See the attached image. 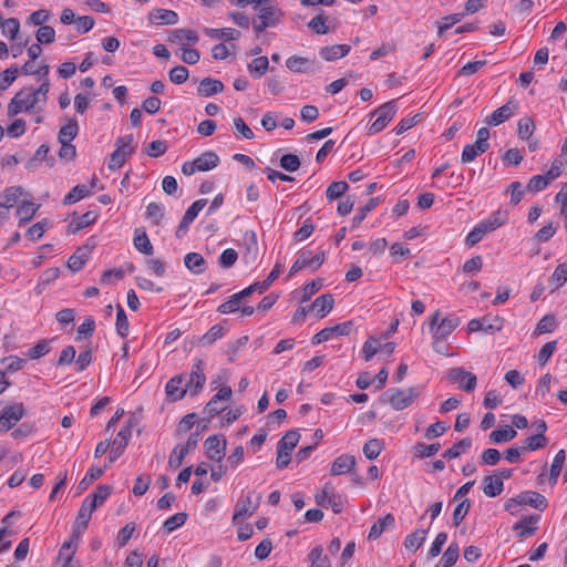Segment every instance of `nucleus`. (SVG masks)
Masks as SVG:
<instances>
[{"label": "nucleus", "instance_id": "obj_1", "mask_svg": "<svg viewBox=\"0 0 567 567\" xmlns=\"http://www.w3.org/2000/svg\"><path fill=\"white\" fill-rule=\"evenodd\" d=\"M420 395L419 388L411 386L408 389H388L382 400L391 405L395 411H402L409 408Z\"/></svg>", "mask_w": 567, "mask_h": 567}, {"label": "nucleus", "instance_id": "obj_2", "mask_svg": "<svg viewBox=\"0 0 567 567\" xmlns=\"http://www.w3.org/2000/svg\"><path fill=\"white\" fill-rule=\"evenodd\" d=\"M42 101L37 96L32 89L25 87L20 90L11 102L8 104V116L13 117L22 112H29Z\"/></svg>", "mask_w": 567, "mask_h": 567}, {"label": "nucleus", "instance_id": "obj_3", "mask_svg": "<svg viewBox=\"0 0 567 567\" xmlns=\"http://www.w3.org/2000/svg\"><path fill=\"white\" fill-rule=\"evenodd\" d=\"M300 434L296 430L288 431L278 442L276 466L279 470L287 467L291 461V453L297 446Z\"/></svg>", "mask_w": 567, "mask_h": 567}, {"label": "nucleus", "instance_id": "obj_4", "mask_svg": "<svg viewBox=\"0 0 567 567\" xmlns=\"http://www.w3.org/2000/svg\"><path fill=\"white\" fill-rule=\"evenodd\" d=\"M460 324V319L455 316L441 318V313L436 311L430 319V327L433 332V339L445 340Z\"/></svg>", "mask_w": 567, "mask_h": 567}, {"label": "nucleus", "instance_id": "obj_5", "mask_svg": "<svg viewBox=\"0 0 567 567\" xmlns=\"http://www.w3.org/2000/svg\"><path fill=\"white\" fill-rule=\"evenodd\" d=\"M116 150L112 153L109 168L115 171L123 166L125 161L134 153L133 135L121 136L115 142Z\"/></svg>", "mask_w": 567, "mask_h": 567}, {"label": "nucleus", "instance_id": "obj_6", "mask_svg": "<svg viewBox=\"0 0 567 567\" xmlns=\"http://www.w3.org/2000/svg\"><path fill=\"white\" fill-rule=\"evenodd\" d=\"M219 164V156L213 152L207 151L200 154L192 162H185L182 166L183 174L189 176L196 172H207L214 169Z\"/></svg>", "mask_w": 567, "mask_h": 567}, {"label": "nucleus", "instance_id": "obj_7", "mask_svg": "<svg viewBox=\"0 0 567 567\" xmlns=\"http://www.w3.org/2000/svg\"><path fill=\"white\" fill-rule=\"evenodd\" d=\"M282 16L280 9L272 6L262 7L259 10L257 19L252 22V28L256 33H261L265 29L275 27Z\"/></svg>", "mask_w": 567, "mask_h": 567}, {"label": "nucleus", "instance_id": "obj_8", "mask_svg": "<svg viewBox=\"0 0 567 567\" xmlns=\"http://www.w3.org/2000/svg\"><path fill=\"white\" fill-rule=\"evenodd\" d=\"M24 415H25V409L22 403H12V404L6 406L0 415V431L8 432Z\"/></svg>", "mask_w": 567, "mask_h": 567}, {"label": "nucleus", "instance_id": "obj_9", "mask_svg": "<svg viewBox=\"0 0 567 567\" xmlns=\"http://www.w3.org/2000/svg\"><path fill=\"white\" fill-rule=\"evenodd\" d=\"M260 501L261 494L254 491L248 493L244 498H240L236 505L233 522H236L240 517L254 515Z\"/></svg>", "mask_w": 567, "mask_h": 567}, {"label": "nucleus", "instance_id": "obj_10", "mask_svg": "<svg viewBox=\"0 0 567 567\" xmlns=\"http://www.w3.org/2000/svg\"><path fill=\"white\" fill-rule=\"evenodd\" d=\"M199 441V434L198 433H192L186 443L184 445H176L174 450L172 451L169 458H168V465L172 468H177L182 465L185 456L193 450L196 449Z\"/></svg>", "mask_w": 567, "mask_h": 567}, {"label": "nucleus", "instance_id": "obj_11", "mask_svg": "<svg viewBox=\"0 0 567 567\" xmlns=\"http://www.w3.org/2000/svg\"><path fill=\"white\" fill-rule=\"evenodd\" d=\"M375 113L378 114V117L369 127L370 134H377V133L381 132L388 125V123L393 118V116L396 113L395 101H389V102L382 104L375 111Z\"/></svg>", "mask_w": 567, "mask_h": 567}, {"label": "nucleus", "instance_id": "obj_12", "mask_svg": "<svg viewBox=\"0 0 567 567\" xmlns=\"http://www.w3.org/2000/svg\"><path fill=\"white\" fill-rule=\"evenodd\" d=\"M233 390L228 385L221 386L218 392L209 400L204 411L210 416L217 415L226 410V403L231 400Z\"/></svg>", "mask_w": 567, "mask_h": 567}, {"label": "nucleus", "instance_id": "obj_13", "mask_svg": "<svg viewBox=\"0 0 567 567\" xmlns=\"http://www.w3.org/2000/svg\"><path fill=\"white\" fill-rule=\"evenodd\" d=\"M315 498L318 505L322 507L330 506L336 514L342 511V503L340 497L334 494V488L331 483H326L323 488L316 494Z\"/></svg>", "mask_w": 567, "mask_h": 567}, {"label": "nucleus", "instance_id": "obj_14", "mask_svg": "<svg viewBox=\"0 0 567 567\" xmlns=\"http://www.w3.org/2000/svg\"><path fill=\"white\" fill-rule=\"evenodd\" d=\"M447 379L452 383H458L460 389L472 392L476 386V375L463 368H454L447 372Z\"/></svg>", "mask_w": 567, "mask_h": 567}, {"label": "nucleus", "instance_id": "obj_15", "mask_svg": "<svg viewBox=\"0 0 567 567\" xmlns=\"http://www.w3.org/2000/svg\"><path fill=\"white\" fill-rule=\"evenodd\" d=\"M132 426L133 422L130 420L125 426H123L117 433L116 439L113 441V447L109 455V463L115 462L124 452L126 445L128 444L130 437L132 435Z\"/></svg>", "mask_w": 567, "mask_h": 567}, {"label": "nucleus", "instance_id": "obj_16", "mask_svg": "<svg viewBox=\"0 0 567 567\" xmlns=\"http://www.w3.org/2000/svg\"><path fill=\"white\" fill-rule=\"evenodd\" d=\"M205 382L206 377L204 374V361L202 359H196L189 374V381L186 384L189 394L192 396L197 395L198 392L203 389Z\"/></svg>", "mask_w": 567, "mask_h": 567}, {"label": "nucleus", "instance_id": "obj_17", "mask_svg": "<svg viewBox=\"0 0 567 567\" xmlns=\"http://www.w3.org/2000/svg\"><path fill=\"white\" fill-rule=\"evenodd\" d=\"M352 326V321H347L333 327L324 328L312 337L311 342L313 344H320L324 341H328L332 336H347L350 333Z\"/></svg>", "mask_w": 567, "mask_h": 567}, {"label": "nucleus", "instance_id": "obj_18", "mask_svg": "<svg viewBox=\"0 0 567 567\" xmlns=\"http://www.w3.org/2000/svg\"><path fill=\"white\" fill-rule=\"evenodd\" d=\"M517 109L518 104L514 100H509L506 104L498 107L487 116L485 123L489 126H497L513 116Z\"/></svg>", "mask_w": 567, "mask_h": 567}, {"label": "nucleus", "instance_id": "obj_19", "mask_svg": "<svg viewBox=\"0 0 567 567\" xmlns=\"http://www.w3.org/2000/svg\"><path fill=\"white\" fill-rule=\"evenodd\" d=\"M539 518L540 517L538 515L525 516L520 520H518L516 524H514L513 530L522 539L530 537L538 529L537 524L539 522Z\"/></svg>", "mask_w": 567, "mask_h": 567}, {"label": "nucleus", "instance_id": "obj_20", "mask_svg": "<svg viewBox=\"0 0 567 567\" xmlns=\"http://www.w3.org/2000/svg\"><path fill=\"white\" fill-rule=\"evenodd\" d=\"M208 458L220 462L225 456L226 441L217 435H212L204 443Z\"/></svg>", "mask_w": 567, "mask_h": 567}, {"label": "nucleus", "instance_id": "obj_21", "mask_svg": "<svg viewBox=\"0 0 567 567\" xmlns=\"http://www.w3.org/2000/svg\"><path fill=\"white\" fill-rule=\"evenodd\" d=\"M324 261V251H319L312 257H308L307 254H302L297 258V260L293 262L289 270V277L295 275L296 272L300 271L305 267H311L315 268L320 267Z\"/></svg>", "mask_w": 567, "mask_h": 567}, {"label": "nucleus", "instance_id": "obj_22", "mask_svg": "<svg viewBox=\"0 0 567 567\" xmlns=\"http://www.w3.org/2000/svg\"><path fill=\"white\" fill-rule=\"evenodd\" d=\"M355 466V458L352 455L343 454L338 456L330 468L331 475H343L351 473Z\"/></svg>", "mask_w": 567, "mask_h": 567}, {"label": "nucleus", "instance_id": "obj_23", "mask_svg": "<svg viewBox=\"0 0 567 567\" xmlns=\"http://www.w3.org/2000/svg\"><path fill=\"white\" fill-rule=\"evenodd\" d=\"M184 381V375H175L173 377L165 386V393L169 401L175 402L177 400H181L185 396L186 392L188 391L185 386L184 389H181V384Z\"/></svg>", "mask_w": 567, "mask_h": 567}, {"label": "nucleus", "instance_id": "obj_24", "mask_svg": "<svg viewBox=\"0 0 567 567\" xmlns=\"http://www.w3.org/2000/svg\"><path fill=\"white\" fill-rule=\"evenodd\" d=\"M148 20L154 24H176L178 16L173 10L154 9L150 12Z\"/></svg>", "mask_w": 567, "mask_h": 567}, {"label": "nucleus", "instance_id": "obj_25", "mask_svg": "<svg viewBox=\"0 0 567 567\" xmlns=\"http://www.w3.org/2000/svg\"><path fill=\"white\" fill-rule=\"evenodd\" d=\"M504 483L501 476L487 475L483 478V493L488 497H495L503 492Z\"/></svg>", "mask_w": 567, "mask_h": 567}, {"label": "nucleus", "instance_id": "obj_26", "mask_svg": "<svg viewBox=\"0 0 567 567\" xmlns=\"http://www.w3.org/2000/svg\"><path fill=\"white\" fill-rule=\"evenodd\" d=\"M224 91V84L219 80H215L212 78H205L200 81L197 93L200 96H210Z\"/></svg>", "mask_w": 567, "mask_h": 567}, {"label": "nucleus", "instance_id": "obj_27", "mask_svg": "<svg viewBox=\"0 0 567 567\" xmlns=\"http://www.w3.org/2000/svg\"><path fill=\"white\" fill-rule=\"evenodd\" d=\"M518 502H520L522 505H529L540 511H543L547 506L545 496L533 491H527L518 494Z\"/></svg>", "mask_w": 567, "mask_h": 567}, {"label": "nucleus", "instance_id": "obj_28", "mask_svg": "<svg viewBox=\"0 0 567 567\" xmlns=\"http://www.w3.org/2000/svg\"><path fill=\"white\" fill-rule=\"evenodd\" d=\"M334 299L330 293L319 296L310 306L319 318H324L333 308Z\"/></svg>", "mask_w": 567, "mask_h": 567}, {"label": "nucleus", "instance_id": "obj_29", "mask_svg": "<svg viewBox=\"0 0 567 567\" xmlns=\"http://www.w3.org/2000/svg\"><path fill=\"white\" fill-rule=\"evenodd\" d=\"M350 52L348 44H334L320 49V56L326 61H336L346 56Z\"/></svg>", "mask_w": 567, "mask_h": 567}, {"label": "nucleus", "instance_id": "obj_30", "mask_svg": "<svg viewBox=\"0 0 567 567\" xmlns=\"http://www.w3.org/2000/svg\"><path fill=\"white\" fill-rule=\"evenodd\" d=\"M23 195L24 189L21 186L8 187L0 195V206L4 208L13 207Z\"/></svg>", "mask_w": 567, "mask_h": 567}, {"label": "nucleus", "instance_id": "obj_31", "mask_svg": "<svg viewBox=\"0 0 567 567\" xmlns=\"http://www.w3.org/2000/svg\"><path fill=\"white\" fill-rule=\"evenodd\" d=\"M394 524V516L392 514H386L384 517L379 518L370 528L368 539L369 540H375L378 539L382 533L385 530V528L393 526Z\"/></svg>", "mask_w": 567, "mask_h": 567}, {"label": "nucleus", "instance_id": "obj_32", "mask_svg": "<svg viewBox=\"0 0 567 567\" xmlns=\"http://www.w3.org/2000/svg\"><path fill=\"white\" fill-rule=\"evenodd\" d=\"M96 219V214L94 212H86L78 219L72 220L68 226V234L75 235L83 228L93 224Z\"/></svg>", "mask_w": 567, "mask_h": 567}, {"label": "nucleus", "instance_id": "obj_33", "mask_svg": "<svg viewBox=\"0 0 567 567\" xmlns=\"http://www.w3.org/2000/svg\"><path fill=\"white\" fill-rule=\"evenodd\" d=\"M427 536L426 529H416L412 534L408 535L404 539V547L411 551H416L425 542Z\"/></svg>", "mask_w": 567, "mask_h": 567}, {"label": "nucleus", "instance_id": "obj_34", "mask_svg": "<svg viewBox=\"0 0 567 567\" xmlns=\"http://www.w3.org/2000/svg\"><path fill=\"white\" fill-rule=\"evenodd\" d=\"M185 266L193 274L200 275L206 269V261L200 254L189 252L184 258Z\"/></svg>", "mask_w": 567, "mask_h": 567}, {"label": "nucleus", "instance_id": "obj_35", "mask_svg": "<svg viewBox=\"0 0 567 567\" xmlns=\"http://www.w3.org/2000/svg\"><path fill=\"white\" fill-rule=\"evenodd\" d=\"M517 435V432L515 429H513L509 425H505L502 429L495 430L489 434V439L493 443L499 444V443H506L512 440H514Z\"/></svg>", "mask_w": 567, "mask_h": 567}, {"label": "nucleus", "instance_id": "obj_36", "mask_svg": "<svg viewBox=\"0 0 567 567\" xmlns=\"http://www.w3.org/2000/svg\"><path fill=\"white\" fill-rule=\"evenodd\" d=\"M470 332L477 331H498L502 329V320L496 318L494 323H486L485 321L478 319H472L467 324Z\"/></svg>", "mask_w": 567, "mask_h": 567}, {"label": "nucleus", "instance_id": "obj_37", "mask_svg": "<svg viewBox=\"0 0 567 567\" xmlns=\"http://www.w3.org/2000/svg\"><path fill=\"white\" fill-rule=\"evenodd\" d=\"M79 126L75 120H69L66 124H64L58 134L59 142L71 143L75 136L78 135Z\"/></svg>", "mask_w": 567, "mask_h": 567}, {"label": "nucleus", "instance_id": "obj_38", "mask_svg": "<svg viewBox=\"0 0 567 567\" xmlns=\"http://www.w3.org/2000/svg\"><path fill=\"white\" fill-rule=\"evenodd\" d=\"M204 32L206 33V35L213 39L237 40L240 37V32L231 28H205Z\"/></svg>", "mask_w": 567, "mask_h": 567}, {"label": "nucleus", "instance_id": "obj_39", "mask_svg": "<svg viewBox=\"0 0 567 567\" xmlns=\"http://www.w3.org/2000/svg\"><path fill=\"white\" fill-rule=\"evenodd\" d=\"M224 327L221 324L213 326L205 334L198 339L199 347L213 344L216 340L224 336Z\"/></svg>", "mask_w": 567, "mask_h": 567}, {"label": "nucleus", "instance_id": "obj_40", "mask_svg": "<svg viewBox=\"0 0 567 567\" xmlns=\"http://www.w3.org/2000/svg\"><path fill=\"white\" fill-rule=\"evenodd\" d=\"M286 66L292 72L303 73L310 69L311 62L307 58L293 55L286 60Z\"/></svg>", "mask_w": 567, "mask_h": 567}, {"label": "nucleus", "instance_id": "obj_41", "mask_svg": "<svg viewBox=\"0 0 567 567\" xmlns=\"http://www.w3.org/2000/svg\"><path fill=\"white\" fill-rule=\"evenodd\" d=\"M472 446L471 439H462L457 443H455L451 449L446 450L444 453V457L449 460H453L458 457L461 454L466 453Z\"/></svg>", "mask_w": 567, "mask_h": 567}, {"label": "nucleus", "instance_id": "obj_42", "mask_svg": "<svg viewBox=\"0 0 567 567\" xmlns=\"http://www.w3.org/2000/svg\"><path fill=\"white\" fill-rule=\"evenodd\" d=\"M308 558L311 561L310 567H331L330 559L328 556L323 555V549L321 546H316L312 548L308 555Z\"/></svg>", "mask_w": 567, "mask_h": 567}, {"label": "nucleus", "instance_id": "obj_43", "mask_svg": "<svg viewBox=\"0 0 567 567\" xmlns=\"http://www.w3.org/2000/svg\"><path fill=\"white\" fill-rule=\"evenodd\" d=\"M169 40L179 44H183L184 41L196 43L198 35L195 31L189 29H177L171 33Z\"/></svg>", "mask_w": 567, "mask_h": 567}, {"label": "nucleus", "instance_id": "obj_44", "mask_svg": "<svg viewBox=\"0 0 567 567\" xmlns=\"http://www.w3.org/2000/svg\"><path fill=\"white\" fill-rule=\"evenodd\" d=\"M460 556V548L456 543H451L441 558L442 567H452L455 565Z\"/></svg>", "mask_w": 567, "mask_h": 567}, {"label": "nucleus", "instance_id": "obj_45", "mask_svg": "<svg viewBox=\"0 0 567 567\" xmlns=\"http://www.w3.org/2000/svg\"><path fill=\"white\" fill-rule=\"evenodd\" d=\"M269 69V61L267 56L255 58L248 64V71L256 78H261Z\"/></svg>", "mask_w": 567, "mask_h": 567}, {"label": "nucleus", "instance_id": "obj_46", "mask_svg": "<svg viewBox=\"0 0 567 567\" xmlns=\"http://www.w3.org/2000/svg\"><path fill=\"white\" fill-rule=\"evenodd\" d=\"M112 491V487L109 485H99L94 493L86 497V499L94 504V506L97 508L100 505H102L106 498L110 496Z\"/></svg>", "mask_w": 567, "mask_h": 567}, {"label": "nucleus", "instance_id": "obj_47", "mask_svg": "<svg viewBox=\"0 0 567 567\" xmlns=\"http://www.w3.org/2000/svg\"><path fill=\"white\" fill-rule=\"evenodd\" d=\"M39 206L32 202H23L17 210V215L20 218V223H27L33 218L37 214Z\"/></svg>", "mask_w": 567, "mask_h": 567}, {"label": "nucleus", "instance_id": "obj_48", "mask_svg": "<svg viewBox=\"0 0 567 567\" xmlns=\"http://www.w3.org/2000/svg\"><path fill=\"white\" fill-rule=\"evenodd\" d=\"M134 247L142 254H153V245L145 231H142L141 234H138V230L135 231Z\"/></svg>", "mask_w": 567, "mask_h": 567}, {"label": "nucleus", "instance_id": "obj_49", "mask_svg": "<svg viewBox=\"0 0 567 567\" xmlns=\"http://www.w3.org/2000/svg\"><path fill=\"white\" fill-rule=\"evenodd\" d=\"M383 450L382 441L371 439L363 445V454L368 460L377 458Z\"/></svg>", "mask_w": 567, "mask_h": 567}, {"label": "nucleus", "instance_id": "obj_50", "mask_svg": "<svg viewBox=\"0 0 567 567\" xmlns=\"http://www.w3.org/2000/svg\"><path fill=\"white\" fill-rule=\"evenodd\" d=\"M565 458H566V454H565V451L564 450H559L554 460H553V463H551V466H550V483L554 485L556 484L557 482V478L560 474V471H561V467L564 465V462H565Z\"/></svg>", "mask_w": 567, "mask_h": 567}, {"label": "nucleus", "instance_id": "obj_51", "mask_svg": "<svg viewBox=\"0 0 567 567\" xmlns=\"http://www.w3.org/2000/svg\"><path fill=\"white\" fill-rule=\"evenodd\" d=\"M104 473V470L101 467H92L87 472V474L81 480L78 485V492H84L95 480L100 478Z\"/></svg>", "mask_w": 567, "mask_h": 567}, {"label": "nucleus", "instance_id": "obj_52", "mask_svg": "<svg viewBox=\"0 0 567 567\" xmlns=\"http://www.w3.org/2000/svg\"><path fill=\"white\" fill-rule=\"evenodd\" d=\"M535 131V123L530 117H523L518 121L517 133L522 140H528Z\"/></svg>", "mask_w": 567, "mask_h": 567}, {"label": "nucleus", "instance_id": "obj_53", "mask_svg": "<svg viewBox=\"0 0 567 567\" xmlns=\"http://www.w3.org/2000/svg\"><path fill=\"white\" fill-rule=\"evenodd\" d=\"M187 520V514L184 512L177 513L173 515L172 517L167 518L164 524L163 528L167 533L174 532L176 528L183 526Z\"/></svg>", "mask_w": 567, "mask_h": 567}, {"label": "nucleus", "instance_id": "obj_54", "mask_svg": "<svg viewBox=\"0 0 567 567\" xmlns=\"http://www.w3.org/2000/svg\"><path fill=\"white\" fill-rule=\"evenodd\" d=\"M381 344L380 340L375 337H370L362 347V354L364 360L368 362L370 361L374 354L380 350Z\"/></svg>", "mask_w": 567, "mask_h": 567}, {"label": "nucleus", "instance_id": "obj_55", "mask_svg": "<svg viewBox=\"0 0 567 567\" xmlns=\"http://www.w3.org/2000/svg\"><path fill=\"white\" fill-rule=\"evenodd\" d=\"M19 68L11 66L0 73V91L7 90L18 78Z\"/></svg>", "mask_w": 567, "mask_h": 567}, {"label": "nucleus", "instance_id": "obj_56", "mask_svg": "<svg viewBox=\"0 0 567 567\" xmlns=\"http://www.w3.org/2000/svg\"><path fill=\"white\" fill-rule=\"evenodd\" d=\"M206 199H197L194 202L183 216L184 224H192L197 217L198 213L206 206Z\"/></svg>", "mask_w": 567, "mask_h": 567}, {"label": "nucleus", "instance_id": "obj_57", "mask_svg": "<svg viewBox=\"0 0 567 567\" xmlns=\"http://www.w3.org/2000/svg\"><path fill=\"white\" fill-rule=\"evenodd\" d=\"M441 449L440 443H432V444H424V443H417L414 446V453L416 456L424 458L430 457L434 454H436Z\"/></svg>", "mask_w": 567, "mask_h": 567}, {"label": "nucleus", "instance_id": "obj_58", "mask_svg": "<svg viewBox=\"0 0 567 567\" xmlns=\"http://www.w3.org/2000/svg\"><path fill=\"white\" fill-rule=\"evenodd\" d=\"M481 150L476 148V142L473 144L465 145L462 155L461 161L462 163H471L474 161L480 154H483L487 151V148H483V146H480Z\"/></svg>", "mask_w": 567, "mask_h": 567}, {"label": "nucleus", "instance_id": "obj_59", "mask_svg": "<svg viewBox=\"0 0 567 567\" xmlns=\"http://www.w3.org/2000/svg\"><path fill=\"white\" fill-rule=\"evenodd\" d=\"M549 183H550V181L548 179L546 174L545 175H535L529 179V182L526 186V189L532 193H537V192L545 189Z\"/></svg>", "mask_w": 567, "mask_h": 567}, {"label": "nucleus", "instance_id": "obj_60", "mask_svg": "<svg viewBox=\"0 0 567 567\" xmlns=\"http://www.w3.org/2000/svg\"><path fill=\"white\" fill-rule=\"evenodd\" d=\"M90 194L87 187L85 185H78L73 187L70 193L64 197L63 204L68 205L71 203H75Z\"/></svg>", "mask_w": 567, "mask_h": 567}, {"label": "nucleus", "instance_id": "obj_61", "mask_svg": "<svg viewBox=\"0 0 567 567\" xmlns=\"http://www.w3.org/2000/svg\"><path fill=\"white\" fill-rule=\"evenodd\" d=\"M349 188L348 184L346 182H333L329 185L327 188L326 195L327 198L330 200L337 199L341 197L347 189Z\"/></svg>", "mask_w": 567, "mask_h": 567}, {"label": "nucleus", "instance_id": "obj_62", "mask_svg": "<svg viewBox=\"0 0 567 567\" xmlns=\"http://www.w3.org/2000/svg\"><path fill=\"white\" fill-rule=\"evenodd\" d=\"M567 281V265L559 264L550 278V284L554 286V289L561 287Z\"/></svg>", "mask_w": 567, "mask_h": 567}, {"label": "nucleus", "instance_id": "obj_63", "mask_svg": "<svg viewBox=\"0 0 567 567\" xmlns=\"http://www.w3.org/2000/svg\"><path fill=\"white\" fill-rule=\"evenodd\" d=\"M547 444V439L544 434H536L525 440L524 451H536L544 447Z\"/></svg>", "mask_w": 567, "mask_h": 567}, {"label": "nucleus", "instance_id": "obj_64", "mask_svg": "<svg viewBox=\"0 0 567 567\" xmlns=\"http://www.w3.org/2000/svg\"><path fill=\"white\" fill-rule=\"evenodd\" d=\"M37 40L39 43L49 44L55 40V31L50 25H42L37 31Z\"/></svg>", "mask_w": 567, "mask_h": 567}]
</instances>
